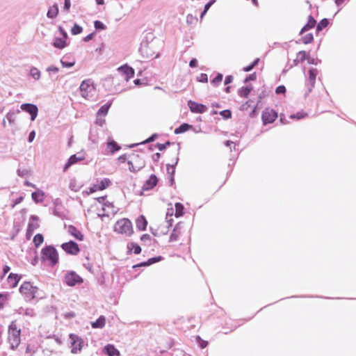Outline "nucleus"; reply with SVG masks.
<instances>
[{"mask_svg":"<svg viewBox=\"0 0 356 356\" xmlns=\"http://www.w3.org/2000/svg\"><path fill=\"white\" fill-rule=\"evenodd\" d=\"M58 14V7L57 5H54L53 6L50 7L48 12H47V17L49 18H55Z\"/></svg>","mask_w":356,"mask_h":356,"instance_id":"obj_32","label":"nucleus"},{"mask_svg":"<svg viewBox=\"0 0 356 356\" xmlns=\"http://www.w3.org/2000/svg\"><path fill=\"white\" fill-rule=\"evenodd\" d=\"M37 291V287L33 286L29 282H24L19 288L20 293L29 300H32L35 298Z\"/></svg>","mask_w":356,"mask_h":356,"instance_id":"obj_6","label":"nucleus"},{"mask_svg":"<svg viewBox=\"0 0 356 356\" xmlns=\"http://www.w3.org/2000/svg\"><path fill=\"white\" fill-rule=\"evenodd\" d=\"M104 353L107 354L108 356H119L120 352L115 348L113 345L108 344L103 350Z\"/></svg>","mask_w":356,"mask_h":356,"instance_id":"obj_22","label":"nucleus"},{"mask_svg":"<svg viewBox=\"0 0 356 356\" xmlns=\"http://www.w3.org/2000/svg\"><path fill=\"white\" fill-rule=\"evenodd\" d=\"M275 92L277 94H284L286 92V88L284 86H278Z\"/></svg>","mask_w":356,"mask_h":356,"instance_id":"obj_51","label":"nucleus"},{"mask_svg":"<svg viewBox=\"0 0 356 356\" xmlns=\"http://www.w3.org/2000/svg\"><path fill=\"white\" fill-rule=\"evenodd\" d=\"M200 82H207L208 78L206 74H201L197 78Z\"/></svg>","mask_w":356,"mask_h":356,"instance_id":"obj_55","label":"nucleus"},{"mask_svg":"<svg viewBox=\"0 0 356 356\" xmlns=\"http://www.w3.org/2000/svg\"><path fill=\"white\" fill-rule=\"evenodd\" d=\"M10 270V267L8 266H4L3 268V276H5L6 274Z\"/></svg>","mask_w":356,"mask_h":356,"instance_id":"obj_64","label":"nucleus"},{"mask_svg":"<svg viewBox=\"0 0 356 356\" xmlns=\"http://www.w3.org/2000/svg\"><path fill=\"white\" fill-rule=\"evenodd\" d=\"M70 339H71L72 353L76 354L79 353L83 347V340L77 335L74 334H70Z\"/></svg>","mask_w":356,"mask_h":356,"instance_id":"obj_10","label":"nucleus"},{"mask_svg":"<svg viewBox=\"0 0 356 356\" xmlns=\"http://www.w3.org/2000/svg\"><path fill=\"white\" fill-rule=\"evenodd\" d=\"M175 165H167V172L170 177H173L175 175Z\"/></svg>","mask_w":356,"mask_h":356,"instance_id":"obj_48","label":"nucleus"},{"mask_svg":"<svg viewBox=\"0 0 356 356\" xmlns=\"http://www.w3.org/2000/svg\"><path fill=\"white\" fill-rule=\"evenodd\" d=\"M175 216L177 218H179L184 214V207L181 203L177 202L175 205Z\"/></svg>","mask_w":356,"mask_h":356,"instance_id":"obj_31","label":"nucleus"},{"mask_svg":"<svg viewBox=\"0 0 356 356\" xmlns=\"http://www.w3.org/2000/svg\"><path fill=\"white\" fill-rule=\"evenodd\" d=\"M184 232L183 224L181 222L177 223L170 236V242L178 241L184 235Z\"/></svg>","mask_w":356,"mask_h":356,"instance_id":"obj_12","label":"nucleus"},{"mask_svg":"<svg viewBox=\"0 0 356 356\" xmlns=\"http://www.w3.org/2000/svg\"><path fill=\"white\" fill-rule=\"evenodd\" d=\"M136 228L140 231H145L147 226V220L143 215L139 216L136 219Z\"/></svg>","mask_w":356,"mask_h":356,"instance_id":"obj_20","label":"nucleus"},{"mask_svg":"<svg viewBox=\"0 0 356 356\" xmlns=\"http://www.w3.org/2000/svg\"><path fill=\"white\" fill-rule=\"evenodd\" d=\"M140 240L144 243H147L152 240V237L149 234H145L141 236Z\"/></svg>","mask_w":356,"mask_h":356,"instance_id":"obj_50","label":"nucleus"},{"mask_svg":"<svg viewBox=\"0 0 356 356\" xmlns=\"http://www.w3.org/2000/svg\"><path fill=\"white\" fill-rule=\"evenodd\" d=\"M118 161L120 163H124L126 161L128 162V156L126 154L120 156L118 159Z\"/></svg>","mask_w":356,"mask_h":356,"instance_id":"obj_53","label":"nucleus"},{"mask_svg":"<svg viewBox=\"0 0 356 356\" xmlns=\"http://www.w3.org/2000/svg\"><path fill=\"white\" fill-rule=\"evenodd\" d=\"M20 108L22 111H24L31 115V119L32 121L35 120L38 112V107L35 105L32 104H22Z\"/></svg>","mask_w":356,"mask_h":356,"instance_id":"obj_16","label":"nucleus"},{"mask_svg":"<svg viewBox=\"0 0 356 356\" xmlns=\"http://www.w3.org/2000/svg\"><path fill=\"white\" fill-rule=\"evenodd\" d=\"M8 295L7 293L2 294L0 293V309H2L4 306V304L8 300Z\"/></svg>","mask_w":356,"mask_h":356,"instance_id":"obj_42","label":"nucleus"},{"mask_svg":"<svg viewBox=\"0 0 356 356\" xmlns=\"http://www.w3.org/2000/svg\"><path fill=\"white\" fill-rule=\"evenodd\" d=\"M35 131H32L30 134H29V141L30 143H31L34 138H35Z\"/></svg>","mask_w":356,"mask_h":356,"instance_id":"obj_59","label":"nucleus"},{"mask_svg":"<svg viewBox=\"0 0 356 356\" xmlns=\"http://www.w3.org/2000/svg\"><path fill=\"white\" fill-rule=\"evenodd\" d=\"M127 253L131 254V252L134 250V254H138L141 252V248L139 245L134 242H130L127 243Z\"/></svg>","mask_w":356,"mask_h":356,"instance_id":"obj_23","label":"nucleus"},{"mask_svg":"<svg viewBox=\"0 0 356 356\" xmlns=\"http://www.w3.org/2000/svg\"><path fill=\"white\" fill-rule=\"evenodd\" d=\"M170 142H167L165 144L158 143L156 145V147L160 151H163V149H165L166 146L170 145Z\"/></svg>","mask_w":356,"mask_h":356,"instance_id":"obj_54","label":"nucleus"},{"mask_svg":"<svg viewBox=\"0 0 356 356\" xmlns=\"http://www.w3.org/2000/svg\"><path fill=\"white\" fill-rule=\"evenodd\" d=\"M112 104V102H108L100 107L96 115V124L102 127L106 120L104 117L108 114V110Z\"/></svg>","mask_w":356,"mask_h":356,"instance_id":"obj_7","label":"nucleus"},{"mask_svg":"<svg viewBox=\"0 0 356 356\" xmlns=\"http://www.w3.org/2000/svg\"><path fill=\"white\" fill-rule=\"evenodd\" d=\"M33 231H34L33 226L32 225L29 224L28 225V228H27V230H26V236H28V238L31 237V236L32 235Z\"/></svg>","mask_w":356,"mask_h":356,"instance_id":"obj_52","label":"nucleus"},{"mask_svg":"<svg viewBox=\"0 0 356 356\" xmlns=\"http://www.w3.org/2000/svg\"><path fill=\"white\" fill-rule=\"evenodd\" d=\"M19 280L20 276L17 274L10 273L8 277V283L12 288L17 286Z\"/></svg>","mask_w":356,"mask_h":356,"instance_id":"obj_24","label":"nucleus"},{"mask_svg":"<svg viewBox=\"0 0 356 356\" xmlns=\"http://www.w3.org/2000/svg\"><path fill=\"white\" fill-rule=\"evenodd\" d=\"M233 80V78L232 76H227L225 79V84L227 85L229 83H231Z\"/></svg>","mask_w":356,"mask_h":356,"instance_id":"obj_62","label":"nucleus"},{"mask_svg":"<svg viewBox=\"0 0 356 356\" xmlns=\"http://www.w3.org/2000/svg\"><path fill=\"white\" fill-rule=\"evenodd\" d=\"M259 58H257L256 60H254L253 61V63H252L251 65H248V66H247V67H245L243 68V71H245V72H250V70H252L254 68V67L255 65H257V63H259Z\"/></svg>","mask_w":356,"mask_h":356,"instance_id":"obj_46","label":"nucleus"},{"mask_svg":"<svg viewBox=\"0 0 356 356\" xmlns=\"http://www.w3.org/2000/svg\"><path fill=\"white\" fill-rule=\"evenodd\" d=\"M301 41L303 44H310L314 41V35L312 33H307L303 35L301 38Z\"/></svg>","mask_w":356,"mask_h":356,"instance_id":"obj_36","label":"nucleus"},{"mask_svg":"<svg viewBox=\"0 0 356 356\" xmlns=\"http://www.w3.org/2000/svg\"><path fill=\"white\" fill-rule=\"evenodd\" d=\"M277 118V112L272 108H266L262 112L261 118L264 124L273 123Z\"/></svg>","mask_w":356,"mask_h":356,"instance_id":"obj_9","label":"nucleus"},{"mask_svg":"<svg viewBox=\"0 0 356 356\" xmlns=\"http://www.w3.org/2000/svg\"><path fill=\"white\" fill-rule=\"evenodd\" d=\"M83 157H77L76 154H74L70 157L67 163L65 165L63 170H66L70 166L77 163L79 161H83Z\"/></svg>","mask_w":356,"mask_h":356,"instance_id":"obj_27","label":"nucleus"},{"mask_svg":"<svg viewBox=\"0 0 356 356\" xmlns=\"http://www.w3.org/2000/svg\"><path fill=\"white\" fill-rule=\"evenodd\" d=\"M42 259L47 260L54 266L58 261V254L56 250L52 246H48L42 249Z\"/></svg>","mask_w":356,"mask_h":356,"instance_id":"obj_5","label":"nucleus"},{"mask_svg":"<svg viewBox=\"0 0 356 356\" xmlns=\"http://www.w3.org/2000/svg\"><path fill=\"white\" fill-rule=\"evenodd\" d=\"M188 106L192 113H204L207 111V108L205 105L191 100L188 102Z\"/></svg>","mask_w":356,"mask_h":356,"instance_id":"obj_15","label":"nucleus"},{"mask_svg":"<svg viewBox=\"0 0 356 356\" xmlns=\"http://www.w3.org/2000/svg\"><path fill=\"white\" fill-rule=\"evenodd\" d=\"M223 76L222 74H218V75L211 81V83L214 86H218L222 81Z\"/></svg>","mask_w":356,"mask_h":356,"instance_id":"obj_45","label":"nucleus"},{"mask_svg":"<svg viewBox=\"0 0 356 356\" xmlns=\"http://www.w3.org/2000/svg\"><path fill=\"white\" fill-rule=\"evenodd\" d=\"M197 60L195 58H193L190 61L189 65L191 67H197Z\"/></svg>","mask_w":356,"mask_h":356,"instance_id":"obj_61","label":"nucleus"},{"mask_svg":"<svg viewBox=\"0 0 356 356\" xmlns=\"http://www.w3.org/2000/svg\"><path fill=\"white\" fill-rule=\"evenodd\" d=\"M110 184L109 179H104L101 181H98L97 184H92V186H90L88 188L89 191L83 190V192L86 193L87 195H89L90 193L97 192L98 191H102L107 188Z\"/></svg>","mask_w":356,"mask_h":356,"instance_id":"obj_11","label":"nucleus"},{"mask_svg":"<svg viewBox=\"0 0 356 356\" xmlns=\"http://www.w3.org/2000/svg\"><path fill=\"white\" fill-rule=\"evenodd\" d=\"M54 46L56 48L63 49L66 47V41L65 39L63 38H56L54 42Z\"/></svg>","mask_w":356,"mask_h":356,"instance_id":"obj_35","label":"nucleus"},{"mask_svg":"<svg viewBox=\"0 0 356 356\" xmlns=\"http://www.w3.org/2000/svg\"><path fill=\"white\" fill-rule=\"evenodd\" d=\"M67 232L79 241L83 240V235L81 232L73 225H69L67 227Z\"/></svg>","mask_w":356,"mask_h":356,"instance_id":"obj_21","label":"nucleus"},{"mask_svg":"<svg viewBox=\"0 0 356 356\" xmlns=\"http://www.w3.org/2000/svg\"><path fill=\"white\" fill-rule=\"evenodd\" d=\"M64 280L65 284L70 286H74L83 282V279L74 271L67 272L65 275Z\"/></svg>","mask_w":356,"mask_h":356,"instance_id":"obj_8","label":"nucleus"},{"mask_svg":"<svg viewBox=\"0 0 356 356\" xmlns=\"http://www.w3.org/2000/svg\"><path fill=\"white\" fill-rule=\"evenodd\" d=\"M44 241L43 236L41 234H36L33 238V243L35 247L40 246Z\"/></svg>","mask_w":356,"mask_h":356,"instance_id":"obj_38","label":"nucleus"},{"mask_svg":"<svg viewBox=\"0 0 356 356\" xmlns=\"http://www.w3.org/2000/svg\"><path fill=\"white\" fill-rule=\"evenodd\" d=\"M318 74V70L316 68H311L308 71V77L307 79V85L309 88V91H312V90L315 86L316 76Z\"/></svg>","mask_w":356,"mask_h":356,"instance_id":"obj_14","label":"nucleus"},{"mask_svg":"<svg viewBox=\"0 0 356 356\" xmlns=\"http://www.w3.org/2000/svg\"><path fill=\"white\" fill-rule=\"evenodd\" d=\"M225 145L227 146V147H229L230 149H232V147L234 149H235L236 147V145L234 142L232 141H230V140H227L226 143H225Z\"/></svg>","mask_w":356,"mask_h":356,"instance_id":"obj_60","label":"nucleus"},{"mask_svg":"<svg viewBox=\"0 0 356 356\" xmlns=\"http://www.w3.org/2000/svg\"><path fill=\"white\" fill-rule=\"evenodd\" d=\"M70 6H71L70 0H65L64 9L66 11H68L70 10Z\"/></svg>","mask_w":356,"mask_h":356,"instance_id":"obj_56","label":"nucleus"},{"mask_svg":"<svg viewBox=\"0 0 356 356\" xmlns=\"http://www.w3.org/2000/svg\"><path fill=\"white\" fill-rule=\"evenodd\" d=\"M307 60L309 63L310 64H314V59L311 58L309 57V55L308 53H307L305 51H300L297 55L296 58L294 60V63L296 65H297L300 63H302L305 60Z\"/></svg>","mask_w":356,"mask_h":356,"instance_id":"obj_17","label":"nucleus"},{"mask_svg":"<svg viewBox=\"0 0 356 356\" xmlns=\"http://www.w3.org/2000/svg\"><path fill=\"white\" fill-rule=\"evenodd\" d=\"M106 323V318L104 316H101L95 322L92 323L93 328H102Z\"/></svg>","mask_w":356,"mask_h":356,"instance_id":"obj_30","label":"nucleus"},{"mask_svg":"<svg viewBox=\"0 0 356 356\" xmlns=\"http://www.w3.org/2000/svg\"><path fill=\"white\" fill-rule=\"evenodd\" d=\"M31 75L33 79L38 80L40 77V72L37 68H33L31 70Z\"/></svg>","mask_w":356,"mask_h":356,"instance_id":"obj_43","label":"nucleus"},{"mask_svg":"<svg viewBox=\"0 0 356 356\" xmlns=\"http://www.w3.org/2000/svg\"><path fill=\"white\" fill-rule=\"evenodd\" d=\"M191 127H192L191 125L186 124V123H184L181 125H180L179 127L175 129V134H182V133L186 132L188 130H189Z\"/></svg>","mask_w":356,"mask_h":356,"instance_id":"obj_34","label":"nucleus"},{"mask_svg":"<svg viewBox=\"0 0 356 356\" xmlns=\"http://www.w3.org/2000/svg\"><path fill=\"white\" fill-rule=\"evenodd\" d=\"M93 35H94V33L88 34V35H86V36L83 38V40H84L85 42H88V41H90V40H92V38H93Z\"/></svg>","mask_w":356,"mask_h":356,"instance_id":"obj_63","label":"nucleus"},{"mask_svg":"<svg viewBox=\"0 0 356 356\" xmlns=\"http://www.w3.org/2000/svg\"><path fill=\"white\" fill-rule=\"evenodd\" d=\"M94 25L96 29L104 30L106 28L105 25L102 22L98 20L95 22Z\"/></svg>","mask_w":356,"mask_h":356,"instance_id":"obj_49","label":"nucleus"},{"mask_svg":"<svg viewBox=\"0 0 356 356\" xmlns=\"http://www.w3.org/2000/svg\"><path fill=\"white\" fill-rule=\"evenodd\" d=\"M162 259H163V258H162V257H161V256L150 258V259H149L147 260V264H149V265H152V264H154V263H156V262H159V261H161V260H162Z\"/></svg>","mask_w":356,"mask_h":356,"instance_id":"obj_47","label":"nucleus"},{"mask_svg":"<svg viewBox=\"0 0 356 356\" xmlns=\"http://www.w3.org/2000/svg\"><path fill=\"white\" fill-rule=\"evenodd\" d=\"M316 24V22L314 19V18L312 16H309L308 18L307 23L301 29L300 34H303L305 32L314 28Z\"/></svg>","mask_w":356,"mask_h":356,"instance_id":"obj_26","label":"nucleus"},{"mask_svg":"<svg viewBox=\"0 0 356 356\" xmlns=\"http://www.w3.org/2000/svg\"><path fill=\"white\" fill-rule=\"evenodd\" d=\"M113 231L126 237H130L134 233L131 221L126 218L119 219L116 221L113 225Z\"/></svg>","mask_w":356,"mask_h":356,"instance_id":"obj_2","label":"nucleus"},{"mask_svg":"<svg viewBox=\"0 0 356 356\" xmlns=\"http://www.w3.org/2000/svg\"><path fill=\"white\" fill-rule=\"evenodd\" d=\"M8 342L13 350H16L21 343V328L16 321H13L8 326Z\"/></svg>","mask_w":356,"mask_h":356,"instance_id":"obj_1","label":"nucleus"},{"mask_svg":"<svg viewBox=\"0 0 356 356\" xmlns=\"http://www.w3.org/2000/svg\"><path fill=\"white\" fill-rule=\"evenodd\" d=\"M307 113L303 111H298L296 114H291L290 115L291 119H297V120H301L307 116Z\"/></svg>","mask_w":356,"mask_h":356,"instance_id":"obj_37","label":"nucleus"},{"mask_svg":"<svg viewBox=\"0 0 356 356\" xmlns=\"http://www.w3.org/2000/svg\"><path fill=\"white\" fill-rule=\"evenodd\" d=\"M118 70L122 74L124 79L128 81L134 75V70L132 67L125 65L120 67Z\"/></svg>","mask_w":356,"mask_h":356,"instance_id":"obj_18","label":"nucleus"},{"mask_svg":"<svg viewBox=\"0 0 356 356\" xmlns=\"http://www.w3.org/2000/svg\"><path fill=\"white\" fill-rule=\"evenodd\" d=\"M220 114L226 118L231 117V112L229 110L222 111Z\"/></svg>","mask_w":356,"mask_h":356,"instance_id":"obj_57","label":"nucleus"},{"mask_svg":"<svg viewBox=\"0 0 356 356\" xmlns=\"http://www.w3.org/2000/svg\"><path fill=\"white\" fill-rule=\"evenodd\" d=\"M158 179H146L141 186V191L139 192L140 195H144L145 191L152 189L157 185Z\"/></svg>","mask_w":356,"mask_h":356,"instance_id":"obj_19","label":"nucleus"},{"mask_svg":"<svg viewBox=\"0 0 356 356\" xmlns=\"http://www.w3.org/2000/svg\"><path fill=\"white\" fill-rule=\"evenodd\" d=\"M61 248L67 253L73 255L78 254L80 251L78 244L72 241L63 243Z\"/></svg>","mask_w":356,"mask_h":356,"instance_id":"obj_13","label":"nucleus"},{"mask_svg":"<svg viewBox=\"0 0 356 356\" xmlns=\"http://www.w3.org/2000/svg\"><path fill=\"white\" fill-rule=\"evenodd\" d=\"M329 24V21L327 19H323L322 20L320 21V22L317 24V26H316V31H322L324 28L327 27V25Z\"/></svg>","mask_w":356,"mask_h":356,"instance_id":"obj_39","label":"nucleus"},{"mask_svg":"<svg viewBox=\"0 0 356 356\" xmlns=\"http://www.w3.org/2000/svg\"><path fill=\"white\" fill-rule=\"evenodd\" d=\"M81 96L87 99L92 98L95 92V86L90 79L84 80L80 86Z\"/></svg>","mask_w":356,"mask_h":356,"instance_id":"obj_4","label":"nucleus"},{"mask_svg":"<svg viewBox=\"0 0 356 356\" xmlns=\"http://www.w3.org/2000/svg\"><path fill=\"white\" fill-rule=\"evenodd\" d=\"M216 1V0H211L209 2H208L205 6L203 12L202 13L200 17L202 18L204 15L207 13L208 10L210 8V7L213 4V3Z\"/></svg>","mask_w":356,"mask_h":356,"instance_id":"obj_44","label":"nucleus"},{"mask_svg":"<svg viewBox=\"0 0 356 356\" xmlns=\"http://www.w3.org/2000/svg\"><path fill=\"white\" fill-rule=\"evenodd\" d=\"M44 193L41 190H38L32 193V198L35 202H41L44 200Z\"/></svg>","mask_w":356,"mask_h":356,"instance_id":"obj_29","label":"nucleus"},{"mask_svg":"<svg viewBox=\"0 0 356 356\" xmlns=\"http://www.w3.org/2000/svg\"><path fill=\"white\" fill-rule=\"evenodd\" d=\"M70 186L72 191L77 192L83 188V183L82 179H72Z\"/></svg>","mask_w":356,"mask_h":356,"instance_id":"obj_25","label":"nucleus"},{"mask_svg":"<svg viewBox=\"0 0 356 356\" xmlns=\"http://www.w3.org/2000/svg\"><path fill=\"white\" fill-rule=\"evenodd\" d=\"M6 118L8 120L10 124L13 123L15 120V119L13 118V114H12V113H8L6 115Z\"/></svg>","mask_w":356,"mask_h":356,"instance_id":"obj_58","label":"nucleus"},{"mask_svg":"<svg viewBox=\"0 0 356 356\" xmlns=\"http://www.w3.org/2000/svg\"><path fill=\"white\" fill-rule=\"evenodd\" d=\"M71 31H72V33L73 35H78V34L81 33L83 31V29L79 25L75 24L72 26V28L71 29Z\"/></svg>","mask_w":356,"mask_h":356,"instance_id":"obj_41","label":"nucleus"},{"mask_svg":"<svg viewBox=\"0 0 356 356\" xmlns=\"http://www.w3.org/2000/svg\"><path fill=\"white\" fill-rule=\"evenodd\" d=\"M120 149V146L118 145V144L115 141L111 140V141L108 142L107 150L108 152L113 154L115 152L118 151Z\"/></svg>","mask_w":356,"mask_h":356,"instance_id":"obj_28","label":"nucleus"},{"mask_svg":"<svg viewBox=\"0 0 356 356\" xmlns=\"http://www.w3.org/2000/svg\"><path fill=\"white\" fill-rule=\"evenodd\" d=\"M36 352L35 348L31 344H28L26 348V354L28 356H33Z\"/></svg>","mask_w":356,"mask_h":356,"instance_id":"obj_40","label":"nucleus"},{"mask_svg":"<svg viewBox=\"0 0 356 356\" xmlns=\"http://www.w3.org/2000/svg\"><path fill=\"white\" fill-rule=\"evenodd\" d=\"M145 165V154L142 152H134L128 155L129 169L131 172H138Z\"/></svg>","mask_w":356,"mask_h":356,"instance_id":"obj_3","label":"nucleus"},{"mask_svg":"<svg viewBox=\"0 0 356 356\" xmlns=\"http://www.w3.org/2000/svg\"><path fill=\"white\" fill-rule=\"evenodd\" d=\"M252 90V87H249V86L242 87L238 90V95L241 97L247 98Z\"/></svg>","mask_w":356,"mask_h":356,"instance_id":"obj_33","label":"nucleus"}]
</instances>
